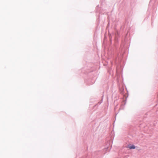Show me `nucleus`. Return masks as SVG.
<instances>
[{
	"label": "nucleus",
	"instance_id": "nucleus-1",
	"mask_svg": "<svg viewBox=\"0 0 158 158\" xmlns=\"http://www.w3.org/2000/svg\"><path fill=\"white\" fill-rule=\"evenodd\" d=\"M127 147L130 149H134L135 148V146L133 145H128Z\"/></svg>",
	"mask_w": 158,
	"mask_h": 158
}]
</instances>
